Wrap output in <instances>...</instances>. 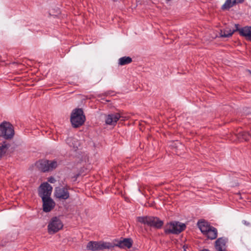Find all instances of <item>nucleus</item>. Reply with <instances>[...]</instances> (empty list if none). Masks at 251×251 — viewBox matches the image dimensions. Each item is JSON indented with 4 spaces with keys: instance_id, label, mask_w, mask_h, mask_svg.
I'll return each instance as SVG.
<instances>
[{
    "instance_id": "obj_21",
    "label": "nucleus",
    "mask_w": 251,
    "mask_h": 251,
    "mask_svg": "<svg viewBox=\"0 0 251 251\" xmlns=\"http://www.w3.org/2000/svg\"><path fill=\"white\" fill-rule=\"evenodd\" d=\"M8 149L7 144L5 142L0 144V156L3 155Z\"/></svg>"
},
{
    "instance_id": "obj_2",
    "label": "nucleus",
    "mask_w": 251,
    "mask_h": 251,
    "mask_svg": "<svg viewBox=\"0 0 251 251\" xmlns=\"http://www.w3.org/2000/svg\"><path fill=\"white\" fill-rule=\"evenodd\" d=\"M85 120V117L83 112L80 108L74 110L72 113L71 121L73 126L76 127L81 126Z\"/></svg>"
},
{
    "instance_id": "obj_16",
    "label": "nucleus",
    "mask_w": 251,
    "mask_h": 251,
    "mask_svg": "<svg viewBox=\"0 0 251 251\" xmlns=\"http://www.w3.org/2000/svg\"><path fill=\"white\" fill-rule=\"evenodd\" d=\"M244 0H226L222 6L223 9H227L232 7L233 5L237 3H242Z\"/></svg>"
},
{
    "instance_id": "obj_20",
    "label": "nucleus",
    "mask_w": 251,
    "mask_h": 251,
    "mask_svg": "<svg viewBox=\"0 0 251 251\" xmlns=\"http://www.w3.org/2000/svg\"><path fill=\"white\" fill-rule=\"evenodd\" d=\"M132 59L130 57L124 56L119 59V64L123 66L131 62Z\"/></svg>"
},
{
    "instance_id": "obj_6",
    "label": "nucleus",
    "mask_w": 251,
    "mask_h": 251,
    "mask_svg": "<svg viewBox=\"0 0 251 251\" xmlns=\"http://www.w3.org/2000/svg\"><path fill=\"white\" fill-rule=\"evenodd\" d=\"M113 247L112 244L103 241H90L87 245V249L92 251L109 249Z\"/></svg>"
},
{
    "instance_id": "obj_11",
    "label": "nucleus",
    "mask_w": 251,
    "mask_h": 251,
    "mask_svg": "<svg viewBox=\"0 0 251 251\" xmlns=\"http://www.w3.org/2000/svg\"><path fill=\"white\" fill-rule=\"evenodd\" d=\"M43 210L45 212H49L53 208L55 202L50 198V197L42 198Z\"/></svg>"
},
{
    "instance_id": "obj_15",
    "label": "nucleus",
    "mask_w": 251,
    "mask_h": 251,
    "mask_svg": "<svg viewBox=\"0 0 251 251\" xmlns=\"http://www.w3.org/2000/svg\"><path fill=\"white\" fill-rule=\"evenodd\" d=\"M69 146L76 150L80 146V142L78 140L74 137H69L66 140Z\"/></svg>"
},
{
    "instance_id": "obj_24",
    "label": "nucleus",
    "mask_w": 251,
    "mask_h": 251,
    "mask_svg": "<svg viewBox=\"0 0 251 251\" xmlns=\"http://www.w3.org/2000/svg\"><path fill=\"white\" fill-rule=\"evenodd\" d=\"M248 72H249V73L250 74H251V71H248Z\"/></svg>"
},
{
    "instance_id": "obj_9",
    "label": "nucleus",
    "mask_w": 251,
    "mask_h": 251,
    "mask_svg": "<svg viewBox=\"0 0 251 251\" xmlns=\"http://www.w3.org/2000/svg\"><path fill=\"white\" fill-rule=\"evenodd\" d=\"M54 196L60 200H67L69 198L70 195L68 190L64 187H56L55 189Z\"/></svg>"
},
{
    "instance_id": "obj_8",
    "label": "nucleus",
    "mask_w": 251,
    "mask_h": 251,
    "mask_svg": "<svg viewBox=\"0 0 251 251\" xmlns=\"http://www.w3.org/2000/svg\"><path fill=\"white\" fill-rule=\"evenodd\" d=\"M52 188L47 182L42 183L39 188V195L41 198H45L50 196Z\"/></svg>"
},
{
    "instance_id": "obj_23",
    "label": "nucleus",
    "mask_w": 251,
    "mask_h": 251,
    "mask_svg": "<svg viewBox=\"0 0 251 251\" xmlns=\"http://www.w3.org/2000/svg\"><path fill=\"white\" fill-rule=\"evenodd\" d=\"M48 181L51 183H54L55 181V180L54 179V178L52 177H50L48 179Z\"/></svg>"
},
{
    "instance_id": "obj_19",
    "label": "nucleus",
    "mask_w": 251,
    "mask_h": 251,
    "mask_svg": "<svg viewBox=\"0 0 251 251\" xmlns=\"http://www.w3.org/2000/svg\"><path fill=\"white\" fill-rule=\"evenodd\" d=\"M235 30L226 28L221 31V36L223 37H228L231 36Z\"/></svg>"
},
{
    "instance_id": "obj_1",
    "label": "nucleus",
    "mask_w": 251,
    "mask_h": 251,
    "mask_svg": "<svg viewBox=\"0 0 251 251\" xmlns=\"http://www.w3.org/2000/svg\"><path fill=\"white\" fill-rule=\"evenodd\" d=\"M198 226L202 233L208 239L213 240L218 236L217 229L210 226L209 223L205 221H201L198 223Z\"/></svg>"
},
{
    "instance_id": "obj_5",
    "label": "nucleus",
    "mask_w": 251,
    "mask_h": 251,
    "mask_svg": "<svg viewBox=\"0 0 251 251\" xmlns=\"http://www.w3.org/2000/svg\"><path fill=\"white\" fill-rule=\"evenodd\" d=\"M14 135L13 127L9 123L3 122L0 125V136L9 139L12 138Z\"/></svg>"
},
{
    "instance_id": "obj_14",
    "label": "nucleus",
    "mask_w": 251,
    "mask_h": 251,
    "mask_svg": "<svg viewBox=\"0 0 251 251\" xmlns=\"http://www.w3.org/2000/svg\"><path fill=\"white\" fill-rule=\"evenodd\" d=\"M35 166L43 172L49 171V160H39L36 162Z\"/></svg>"
},
{
    "instance_id": "obj_10",
    "label": "nucleus",
    "mask_w": 251,
    "mask_h": 251,
    "mask_svg": "<svg viewBox=\"0 0 251 251\" xmlns=\"http://www.w3.org/2000/svg\"><path fill=\"white\" fill-rule=\"evenodd\" d=\"M121 117L119 113H111L105 117V122L106 125L115 126Z\"/></svg>"
},
{
    "instance_id": "obj_13",
    "label": "nucleus",
    "mask_w": 251,
    "mask_h": 251,
    "mask_svg": "<svg viewBox=\"0 0 251 251\" xmlns=\"http://www.w3.org/2000/svg\"><path fill=\"white\" fill-rule=\"evenodd\" d=\"M226 239L224 238H219L215 242V249L218 251H225L226 248Z\"/></svg>"
},
{
    "instance_id": "obj_3",
    "label": "nucleus",
    "mask_w": 251,
    "mask_h": 251,
    "mask_svg": "<svg viewBox=\"0 0 251 251\" xmlns=\"http://www.w3.org/2000/svg\"><path fill=\"white\" fill-rule=\"evenodd\" d=\"M186 228V225L179 222L174 221L167 224L165 232L166 233L178 234Z\"/></svg>"
},
{
    "instance_id": "obj_7",
    "label": "nucleus",
    "mask_w": 251,
    "mask_h": 251,
    "mask_svg": "<svg viewBox=\"0 0 251 251\" xmlns=\"http://www.w3.org/2000/svg\"><path fill=\"white\" fill-rule=\"evenodd\" d=\"M63 224L57 217H53L50 219L48 225V231L49 234H54L62 228Z\"/></svg>"
},
{
    "instance_id": "obj_22",
    "label": "nucleus",
    "mask_w": 251,
    "mask_h": 251,
    "mask_svg": "<svg viewBox=\"0 0 251 251\" xmlns=\"http://www.w3.org/2000/svg\"><path fill=\"white\" fill-rule=\"evenodd\" d=\"M58 165L57 162L55 161H49V171H51L57 167Z\"/></svg>"
},
{
    "instance_id": "obj_12",
    "label": "nucleus",
    "mask_w": 251,
    "mask_h": 251,
    "mask_svg": "<svg viewBox=\"0 0 251 251\" xmlns=\"http://www.w3.org/2000/svg\"><path fill=\"white\" fill-rule=\"evenodd\" d=\"M236 30H238L240 34L247 40L251 41V26H245L238 29V25L235 24Z\"/></svg>"
},
{
    "instance_id": "obj_18",
    "label": "nucleus",
    "mask_w": 251,
    "mask_h": 251,
    "mask_svg": "<svg viewBox=\"0 0 251 251\" xmlns=\"http://www.w3.org/2000/svg\"><path fill=\"white\" fill-rule=\"evenodd\" d=\"M238 137L245 141L249 140L251 139V131L250 132L246 131H240L238 134Z\"/></svg>"
},
{
    "instance_id": "obj_17",
    "label": "nucleus",
    "mask_w": 251,
    "mask_h": 251,
    "mask_svg": "<svg viewBox=\"0 0 251 251\" xmlns=\"http://www.w3.org/2000/svg\"><path fill=\"white\" fill-rule=\"evenodd\" d=\"M121 248H130L132 246V241L130 239H125L119 242L117 245Z\"/></svg>"
},
{
    "instance_id": "obj_4",
    "label": "nucleus",
    "mask_w": 251,
    "mask_h": 251,
    "mask_svg": "<svg viewBox=\"0 0 251 251\" xmlns=\"http://www.w3.org/2000/svg\"><path fill=\"white\" fill-rule=\"evenodd\" d=\"M137 221L141 223L156 228H160L163 225V222L156 217H139L137 218Z\"/></svg>"
}]
</instances>
